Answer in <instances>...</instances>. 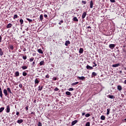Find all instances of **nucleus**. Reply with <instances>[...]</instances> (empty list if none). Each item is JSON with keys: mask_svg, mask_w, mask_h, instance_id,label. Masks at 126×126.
<instances>
[{"mask_svg": "<svg viewBox=\"0 0 126 126\" xmlns=\"http://www.w3.org/2000/svg\"><path fill=\"white\" fill-rule=\"evenodd\" d=\"M39 82L40 81H39V79L38 78H36L34 81L35 87H36V86H37Z\"/></svg>", "mask_w": 126, "mask_h": 126, "instance_id": "f257e3e1", "label": "nucleus"}, {"mask_svg": "<svg viewBox=\"0 0 126 126\" xmlns=\"http://www.w3.org/2000/svg\"><path fill=\"white\" fill-rule=\"evenodd\" d=\"M6 112L8 113L10 112V105H8L6 106V108L5 109Z\"/></svg>", "mask_w": 126, "mask_h": 126, "instance_id": "f03ea898", "label": "nucleus"}, {"mask_svg": "<svg viewBox=\"0 0 126 126\" xmlns=\"http://www.w3.org/2000/svg\"><path fill=\"white\" fill-rule=\"evenodd\" d=\"M3 93L5 94V96H7V95H8L7 89L6 90V89H4L3 90Z\"/></svg>", "mask_w": 126, "mask_h": 126, "instance_id": "7ed1b4c3", "label": "nucleus"}, {"mask_svg": "<svg viewBox=\"0 0 126 126\" xmlns=\"http://www.w3.org/2000/svg\"><path fill=\"white\" fill-rule=\"evenodd\" d=\"M86 68L87 69H90V70H92L93 69H94L93 67H92V66H90V65H87Z\"/></svg>", "mask_w": 126, "mask_h": 126, "instance_id": "20e7f679", "label": "nucleus"}, {"mask_svg": "<svg viewBox=\"0 0 126 126\" xmlns=\"http://www.w3.org/2000/svg\"><path fill=\"white\" fill-rule=\"evenodd\" d=\"M4 54V51L2 50V48L0 47V56H2Z\"/></svg>", "mask_w": 126, "mask_h": 126, "instance_id": "39448f33", "label": "nucleus"}, {"mask_svg": "<svg viewBox=\"0 0 126 126\" xmlns=\"http://www.w3.org/2000/svg\"><path fill=\"white\" fill-rule=\"evenodd\" d=\"M0 96L1 98H2V97H3V94H2V91L1 87H0Z\"/></svg>", "mask_w": 126, "mask_h": 126, "instance_id": "423d86ee", "label": "nucleus"}, {"mask_svg": "<svg viewBox=\"0 0 126 126\" xmlns=\"http://www.w3.org/2000/svg\"><path fill=\"white\" fill-rule=\"evenodd\" d=\"M19 76H20V73L19 71H16L15 72V77H18Z\"/></svg>", "mask_w": 126, "mask_h": 126, "instance_id": "0eeeda50", "label": "nucleus"}, {"mask_svg": "<svg viewBox=\"0 0 126 126\" xmlns=\"http://www.w3.org/2000/svg\"><path fill=\"white\" fill-rule=\"evenodd\" d=\"M115 46H116L115 44H109V48L111 49L114 48Z\"/></svg>", "mask_w": 126, "mask_h": 126, "instance_id": "6e6552de", "label": "nucleus"}, {"mask_svg": "<svg viewBox=\"0 0 126 126\" xmlns=\"http://www.w3.org/2000/svg\"><path fill=\"white\" fill-rule=\"evenodd\" d=\"M77 79H79V80H85L86 78L84 76H82L81 77H77Z\"/></svg>", "mask_w": 126, "mask_h": 126, "instance_id": "1a4fd4ad", "label": "nucleus"}, {"mask_svg": "<svg viewBox=\"0 0 126 126\" xmlns=\"http://www.w3.org/2000/svg\"><path fill=\"white\" fill-rule=\"evenodd\" d=\"M70 44V41L69 40H66V41L65 42V45H66V46H68V44Z\"/></svg>", "mask_w": 126, "mask_h": 126, "instance_id": "9d476101", "label": "nucleus"}, {"mask_svg": "<svg viewBox=\"0 0 126 126\" xmlns=\"http://www.w3.org/2000/svg\"><path fill=\"white\" fill-rule=\"evenodd\" d=\"M93 5H94V2H93V0H91V1L90 2V7L91 8H93Z\"/></svg>", "mask_w": 126, "mask_h": 126, "instance_id": "9b49d317", "label": "nucleus"}, {"mask_svg": "<svg viewBox=\"0 0 126 126\" xmlns=\"http://www.w3.org/2000/svg\"><path fill=\"white\" fill-rule=\"evenodd\" d=\"M86 15H87L86 12H84L82 16V18L85 19V17H86Z\"/></svg>", "mask_w": 126, "mask_h": 126, "instance_id": "f8f14e48", "label": "nucleus"}, {"mask_svg": "<svg viewBox=\"0 0 126 126\" xmlns=\"http://www.w3.org/2000/svg\"><path fill=\"white\" fill-rule=\"evenodd\" d=\"M12 24H8L6 26V28L7 29H10V28H12Z\"/></svg>", "mask_w": 126, "mask_h": 126, "instance_id": "ddd939ff", "label": "nucleus"}, {"mask_svg": "<svg viewBox=\"0 0 126 126\" xmlns=\"http://www.w3.org/2000/svg\"><path fill=\"white\" fill-rule=\"evenodd\" d=\"M78 122V120H74L73 121H72L71 122V125L73 126L76 124Z\"/></svg>", "mask_w": 126, "mask_h": 126, "instance_id": "4468645a", "label": "nucleus"}, {"mask_svg": "<svg viewBox=\"0 0 126 126\" xmlns=\"http://www.w3.org/2000/svg\"><path fill=\"white\" fill-rule=\"evenodd\" d=\"M107 97H109V98H115V96H114V95H113L108 94L107 95Z\"/></svg>", "mask_w": 126, "mask_h": 126, "instance_id": "2eb2a0df", "label": "nucleus"}, {"mask_svg": "<svg viewBox=\"0 0 126 126\" xmlns=\"http://www.w3.org/2000/svg\"><path fill=\"white\" fill-rule=\"evenodd\" d=\"M23 121H24L23 119H18V120H17V123L20 124L21 123H22Z\"/></svg>", "mask_w": 126, "mask_h": 126, "instance_id": "dca6fc26", "label": "nucleus"}, {"mask_svg": "<svg viewBox=\"0 0 126 126\" xmlns=\"http://www.w3.org/2000/svg\"><path fill=\"white\" fill-rule=\"evenodd\" d=\"M7 91H8V93H9L10 94H12V92L10 89V88L8 87L7 88Z\"/></svg>", "mask_w": 126, "mask_h": 126, "instance_id": "f3484780", "label": "nucleus"}, {"mask_svg": "<svg viewBox=\"0 0 126 126\" xmlns=\"http://www.w3.org/2000/svg\"><path fill=\"white\" fill-rule=\"evenodd\" d=\"M45 62L44 61V60H42V61H40V62L39 63V65L40 66H42L43 65H44Z\"/></svg>", "mask_w": 126, "mask_h": 126, "instance_id": "a211bd4d", "label": "nucleus"}, {"mask_svg": "<svg viewBox=\"0 0 126 126\" xmlns=\"http://www.w3.org/2000/svg\"><path fill=\"white\" fill-rule=\"evenodd\" d=\"M117 89L118 90H119V91H121L122 90V86H121L120 85H119L117 87Z\"/></svg>", "mask_w": 126, "mask_h": 126, "instance_id": "6ab92c4d", "label": "nucleus"}, {"mask_svg": "<svg viewBox=\"0 0 126 126\" xmlns=\"http://www.w3.org/2000/svg\"><path fill=\"white\" fill-rule=\"evenodd\" d=\"M43 88H44L43 86H38V91H42Z\"/></svg>", "mask_w": 126, "mask_h": 126, "instance_id": "aec40b11", "label": "nucleus"}, {"mask_svg": "<svg viewBox=\"0 0 126 126\" xmlns=\"http://www.w3.org/2000/svg\"><path fill=\"white\" fill-rule=\"evenodd\" d=\"M38 52H39V53H41V54H43V53H44V52H43V50H42V49H39L37 50Z\"/></svg>", "mask_w": 126, "mask_h": 126, "instance_id": "412c9836", "label": "nucleus"}, {"mask_svg": "<svg viewBox=\"0 0 126 126\" xmlns=\"http://www.w3.org/2000/svg\"><path fill=\"white\" fill-rule=\"evenodd\" d=\"M22 68L23 70H26V69H28V66L23 65V66H22Z\"/></svg>", "mask_w": 126, "mask_h": 126, "instance_id": "4be33fe9", "label": "nucleus"}, {"mask_svg": "<svg viewBox=\"0 0 126 126\" xmlns=\"http://www.w3.org/2000/svg\"><path fill=\"white\" fill-rule=\"evenodd\" d=\"M120 64H119V63H117V64H113L112 65V66H113V67H118V66H120Z\"/></svg>", "mask_w": 126, "mask_h": 126, "instance_id": "5701e85b", "label": "nucleus"}, {"mask_svg": "<svg viewBox=\"0 0 126 126\" xmlns=\"http://www.w3.org/2000/svg\"><path fill=\"white\" fill-rule=\"evenodd\" d=\"M34 60V57H31V58H30L29 59L30 62H33Z\"/></svg>", "mask_w": 126, "mask_h": 126, "instance_id": "b1692460", "label": "nucleus"}, {"mask_svg": "<svg viewBox=\"0 0 126 126\" xmlns=\"http://www.w3.org/2000/svg\"><path fill=\"white\" fill-rule=\"evenodd\" d=\"M26 20L29 22V23H32L33 20L29 19V18H26Z\"/></svg>", "mask_w": 126, "mask_h": 126, "instance_id": "393cba45", "label": "nucleus"}, {"mask_svg": "<svg viewBox=\"0 0 126 126\" xmlns=\"http://www.w3.org/2000/svg\"><path fill=\"white\" fill-rule=\"evenodd\" d=\"M73 20L75 22H78V21H79V20H78V19H77V17H74Z\"/></svg>", "mask_w": 126, "mask_h": 126, "instance_id": "a878e982", "label": "nucleus"}, {"mask_svg": "<svg viewBox=\"0 0 126 126\" xmlns=\"http://www.w3.org/2000/svg\"><path fill=\"white\" fill-rule=\"evenodd\" d=\"M83 52H84L83 48H80V49H79V53H83Z\"/></svg>", "mask_w": 126, "mask_h": 126, "instance_id": "bb28decb", "label": "nucleus"}, {"mask_svg": "<svg viewBox=\"0 0 126 126\" xmlns=\"http://www.w3.org/2000/svg\"><path fill=\"white\" fill-rule=\"evenodd\" d=\"M9 48H10V49H11V50H13L14 49V46L13 45H12V44H9Z\"/></svg>", "mask_w": 126, "mask_h": 126, "instance_id": "cd10ccee", "label": "nucleus"}, {"mask_svg": "<svg viewBox=\"0 0 126 126\" xmlns=\"http://www.w3.org/2000/svg\"><path fill=\"white\" fill-rule=\"evenodd\" d=\"M28 75L27 72H26V71H24L23 72V76H24V77H25L26 76H27Z\"/></svg>", "mask_w": 126, "mask_h": 126, "instance_id": "c85d7f7f", "label": "nucleus"}, {"mask_svg": "<svg viewBox=\"0 0 126 126\" xmlns=\"http://www.w3.org/2000/svg\"><path fill=\"white\" fill-rule=\"evenodd\" d=\"M111 110V108H107V113L106 114L108 115L110 113V111Z\"/></svg>", "mask_w": 126, "mask_h": 126, "instance_id": "c756f323", "label": "nucleus"}, {"mask_svg": "<svg viewBox=\"0 0 126 126\" xmlns=\"http://www.w3.org/2000/svg\"><path fill=\"white\" fill-rule=\"evenodd\" d=\"M100 119L102 120H104V119H105V115H101V116L100 117Z\"/></svg>", "mask_w": 126, "mask_h": 126, "instance_id": "7c9ffc66", "label": "nucleus"}, {"mask_svg": "<svg viewBox=\"0 0 126 126\" xmlns=\"http://www.w3.org/2000/svg\"><path fill=\"white\" fill-rule=\"evenodd\" d=\"M65 94L67 95H70L71 94L70 92H66Z\"/></svg>", "mask_w": 126, "mask_h": 126, "instance_id": "2f4dec72", "label": "nucleus"}, {"mask_svg": "<svg viewBox=\"0 0 126 126\" xmlns=\"http://www.w3.org/2000/svg\"><path fill=\"white\" fill-rule=\"evenodd\" d=\"M43 16L42 14L40 15V21H43Z\"/></svg>", "mask_w": 126, "mask_h": 126, "instance_id": "473e14b6", "label": "nucleus"}, {"mask_svg": "<svg viewBox=\"0 0 126 126\" xmlns=\"http://www.w3.org/2000/svg\"><path fill=\"white\" fill-rule=\"evenodd\" d=\"M5 107H0V112H2L4 109Z\"/></svg>", "mask_w": 126, "mask_h": 126, "instance_id": "72a5a7b5", "label": "nucleus"}, {"mask_svg": "<svg viewBox=\"0 0 126 126\" xmlns=\"http://www.w3.org/2000/svg\"><path fill=\"white\" fill-rule=\"evenodd\" d=\"M20 23H21V25H23L24 23V20H23V19H21L20 20Z\"/></svg>", "mask_w": 126, "mask_h": 126, "instance_id": "f704fd0d", "label": "nucleus"}, {"mask_svg": "<svg viewBox=\"0 0 126 126\" xmlns=\"http://www.w3.org/2000/svg\"><path fill=\"white\" fill-rule=\"evenodd\" d=\"M77 84H79V82H75V83H72V86H75V85H77Z\"/></svg>", "mask_w": 126, "mask_h": 126, "instance_id": "c9c22d12", "label": "nucleus"}, {"mask_svg": "<svg viewBox=\"0 0 126 126\" xmlns=\"http://www.w3.org/2000/svg\"><path fill=\"white\" fill-rule=\"evenodd\" d=\"M92 75V76H97V73H95V72H93Z\"/></svg>", "mask_w": 126, "mask_h": 126, "instance_id": "e433bc0d", "label": "nucleus"}, {"mask_svg": "<svg viewBox=\"0 0 126 126\" xmlns=\"http://www.w3.org/2000/svg\"><path fill=\"white\" fill-rule=\"evenodd\" d=\"M85 116H86V117H89V116H91V114H90V113H86L85 114Z\"/></svg>", "mask_w": 126, "mask_h": 126, "instance_id": "4c0bfd02", "label": "nucleus"}, {"mask_svg": "<svg viewBox=\"0 0 126 126\" xmlns=\"http://www.w3.org/2000/svg\"><path fill=\"white\" fill-rule=\"evenodd\" d=\"M18 17V15H14V17H13L14 20H15L16 19H17Z\"/></svg>", "mask_w": 126, "mask_h": 126, "instance_id": "58836bf2", "label": "nucleus"}, {"mask_svg": "<svg viewBox=\"0 0 126 126\" xmlns=\"http://www.w3.org/2000/svg\"><path fill=\"white\" fill-rule=\"evenodd\" d=\"M23 59H24V60H26V59H27V55H25V56L23 55Z\"/></svg>", "mask_w": 126, "mask_h": 126, "instance_id": "ea45409f", "label": "nucleus"}, {"mask_svg": "<svg viewBox=\"0 0 126 126\" xmlns=\"http://www.w3.org/2000/svg\"><path fill=\"white\" fill-rule=\"evenodd\" d=\"M42 122H41L40 121H39L38 123V126H42Z\"/></svg>", "mask_w": 126, "mask_h": 126, "instance_id": "a19ab883", "label": "nucleus"}, {"mask_svg": "<svg viewBox=\"0 0 126 126\" xmlns=\"http://www.w3.org/2000/svg\"><path fill=\"white\" fill-rule=\"evenodd\" d=\"M86 126H90V122H88L87 123H86Z\"/></svg>", "mask_w": 126, "mask_h": 126, "instance_id": "79ce46f5", "label": "nucleus"}, {"mask_svg": "<svg viewBox=\"0 0 126 126\" xmlns=\"http://www.w3.org/2000/svg\"><path fill=\"white\" fill-rule=\"evenodd\" d=\"M82 3L83 4H84L85 5L86 4H87L86 1L82 0Z\"/></svg>", "mask_w": 126, "mask_h": 126, "instance_id": "37998d69", "label": "nucleus"}, {"mask_svg": "<svg viewBox=\"0 0 126 126\" xmlns=\"http://www.w3.org/2000/svg\"><path fill=\"white\" fill-rule=\"evenodd\" d=\"M19 87L21 88H23V85L22 84H19Z\"/></svg>", "mask_w": 126, "mask_h": 126, "instance_id": "c03bdc74", "label": "nucleus"}, {"mask_svg": "<svg viewBox=\"0 0 126 126\" xmlns=\"http://www.w3.org/2000/svg\"><path fill=\"white\" fill-rule=\"evenodd\" d=\"M73 88H69V89H68V91H73Z\"/></svg>", "mask_w": 126, "mask_h": 126, "instance_id": "a18cd8bd", "label": "nucleus"}, {"mask_svg": "<svg viewBox=\"0 0 126 126\" xmlns=\"http://www.w3.org/2000/svg\"><path fill=\"white\" fill-rule=\"evenodd\" d=\"M62 23H63V20L62 21H61V22H60V23H59V25H62Z\"/></svg>", "mask_w": 126, "mask_h": 126, "instance_id": "49530a36", "label": "nucleus"}, {"mask_svg": "<svg viewBox=\"0 0 126 126\" xmlns=\"http://www.w3.org/2000/svg\"><path fill=\"white\" fill-rule=\"evenodd\" d=\"M110 1L113 3H115L116 2L115 0H110Z\"/></svg>", "mask_w": 126, "mask_h": 126, "instance_id": "de8ad7c7", "label": "nucleus"}, {"mask_svg": "<svg viewBox=\"0 0 126 126\" xmlns=\"http://www.w3.org/2000/svg\"><path fill=\"white\" fill-rule=\"evenodd\" d=\"M96 66H97V64L95 63L94 65H93V68H94V67H96Z\"/></svg>", "mask_w": 126, "mask_h": 126, "instance_id": "09e8293b", "label": "nucleus"}, {"mask_svg": "<svg viewBox=\"0 0 126 126\" xmlns=\"http://www.w3.org/2000/svg\"><path fill=\"white\" fill-rule=\"evenodd\" d=\"M57 78L56 77H53V80L54 81H56Z\"/></svg>", "mask_w": 126, "mask_h": 126, "instance_id": "8fccbe9b", "label": "nucleus"}, {"mask_svg": "<svg viewBox=\"0 0 126 126\" xmlns=\"http://www.w3.org/2000/svg\"><path fill=\"white\" fill-rule=\"evenodd\" d=\"M2 38V37L1 35H0V42H1Z\"/></svg>", "mask_w": 126, "mask_h": 126, "instance_id": "3c124183", "label": "nucleus"}, {"mask_svg": "<svg viewBox=\"0 0 126 126\" xmlns=\"http://www.w3.org/2000/svg\"><path fill=\"white\" fill-rule=\"evenodd\" d=\"M46 78H50L49 75V74L46 75Z\"/></svg>", "mask_w": 126, "mask_h": 126, "instance_id": "603ef678", "label": "nucleus"}, {"mask_svg": "<svg viewBox=\"0 0 126 126\" xmlns=\"http://www.w3.org/2000/svg\"><path fill=\"white\" fill-rule=\"evenodd\" d=\"M59 89H58V88H55V91H59Z\"/></svg>", "mask_w": 126, "mask_h": 126, "instance_id": "864d4df0", "label": "nucleus"}, {"mask_svg": "<svg viewBox=\"0 0 126 126\" xmlns=\"http://www.w3.org/2000/svg\"><path fill=\"white\" fill-rule=\"evenodd\" d=\"M44 17L45 18H47V17H48V15L44 14Z\"/></svg>", "mask_w": 126, "mask_h": 126, "instance_id": "5fc2aeb1", "label": "nucleus"}, {"mask_svg": "<svg viewBox=\"0 0 126 126\" xmlns=\"http://www.w3.org/2000/svg\"><path fill=\"white\" fill-rule=\"evenodd\" d=\"M35 112L34 111H32L31 114H35Z\"/></svg>", "mask_w": 126, "mask_h": 126, "instance_id": "6e6d98bb", "label": "nucleus"}, {"mask_svg": "<svg viewBox=\"0 0 126 126\" xmlns=\"http://www.w3.org/2000/svg\"><path fill=\"white\" fill-rule=\"evenodd\" d=\"M19 113H20L19 111H17L16 115H19Z\"/></svg>", "mask_w": 126, "mask_h": 126, "instance_id": "4d7b16f0", "label": "nucleus"}, {"mask_svg": "<svg viewBox=\"0 0 126 126\" xmlns=\"http://www.w3.org/2000/svg\"><path fill=\"white\" fill-rule=\"evenodd\" d=\"M26 109H27V110H28V109H29V106H26Z\"/></svg>", "mask_w": 126, "mask_h": 126, "instance_id": "13d9d810", "label": "nucleus"}, {"mask_svg": "<svg viewBox=\"0 0 126 126\" xmlns=\"http://www.w3.org/2000/svg\"><path fill=\"white\" fill-rule=\"evenodd\" d=\"M119 73L120 74H122L123 73V71L122 70H121L120 71H119Z\"/></svg>", "mask_w": 126, "mask_h": 126, "instance_id": "bf43d9fd", "label": "nucleus"}, {"mask_svg": "<svg viewBox=\"0 0 126 126\" xmlns=\"http://www.w3.org/2000/svg\"><path fill=\"white\" fill-rule=\"evenodd\" d=\"M87 29H91V27H90V26H89V27H88Z\"/></svg>", "mask_w": 126, "mask_h": 126, "instance_id": "052dcab7", "label": "nucleus"}, {"mask_svg": "<svg viewBox=\"0 0 126 126\" xmlns=\"http://www.w3.org/2000/svg\"><path fill=\"white\" fill-rule=\"evenodd\" d=\"M34 64H35V61H33L32 62V65H34Z\"/></svg>", "mask_w": 126, "mask_h": 126, "instance_id": "680f3d73", "label": "nucleus"}, {"mask_svg": "<svg viewBox=\"0 0 126 126\" xmlns=\"http://www.w3.org/2000/svg\"><path fill=\"white\" fill-rule=\"evenodd\" d=\"M86 114V112H83L82 113V115H85Z\"/></svg>", "mask_w": 126, "mask_h": 126, "instance_id": "e2e57ef3", "label": "nucleus"}, {"mask_svg": "<svg viewBox=\"0 0 126 126\" xmlns=\"http://www.w3.org/2000/svg\"><path fill=\"white\" fill-rule=\"evenodd\" d=\"M26 50H27L26 48H24L23 51H26Z\"/></svg>", "mask_w": 126, "mask_h": 126, "instance_id": "0e129e2a", "label": "nucleus"}, {"mask_svg": "<svg viewBox=\"0 0 126 126\" xmlns=\"http://www.w3.org/2000/svg\"><path fill=\"white\" fill-rule=\"evenodd\" d=\"M124 84H126V80H125V81H124Z\"/></svg>", "mask_w": 126, "mask_h": 126, "instance_id": "69168bd1", "label": "nucleus"}, {"mask_svg": "<svg viewBox=\"0 0 126 126\" xmlns=\"http://www.w3.org/2000/svg\"><path fill=\"white\" fill-rule=\"evenodd\" d=\"M15 114V112H14V111H13L12 114Z\"/></svg>", "mask_w": 126, "mask_h": 126, "instance_id": "338daca9", "label": "nucleus"}, {"mask_svg": "<svg viewBox=\"0 0 126 126\" xmlns=\"http://www.w3.org/2000/svg\"><path fill=\"white\" fill-rule=\"evenodd\" d=\"M34 102H36V100H34Z\"/></svg>", "mask_w": 126, "mask_h": 126, "instance_id": "774afa93", "label": "nucleus"}]
</instances>
